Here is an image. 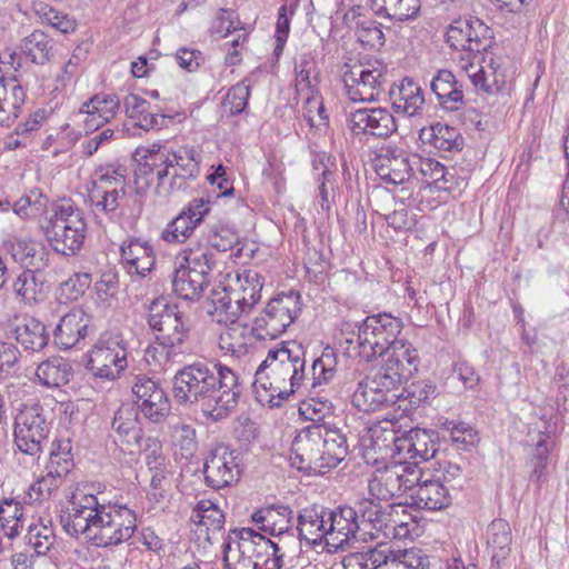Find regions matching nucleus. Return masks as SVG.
I'll return each instance as SVG.
<instances>
[{"label":"nucleus","instance_id":"23","mask_svg":"<svg viewBox=\"0 0 569 569\" xmlns=\"http://www.w3.org/2000/svg\"><path fill=\"white\" fill-rule=\"evenodd\" d=\"M209 210V201L202 198L193 199L164 227L161 239L168 243L186 242Z\"/></svg>","mask_w":569,"mask_h":569},{"label":"nucleus","instance_id":"51","mask_svg":"<svg viewBox=\"0 0 569 569\" xmlns=\"http://www.w3.org/2000/svg\"><path fill=\"white\" fill-rule=\"evenodd\" d=\"M209 282L201 277H194L193 272L182 266L173 272L171 286L172 291L181 299L197 301L201 298Z\"/></svg>","mask_w":569,"mask_h":569},{"label":"nucleus","instance_id":"6","mask_svg":"<svg viewBox=\"0 0 569 569\" xmlns=\"http://www.w3.org/2000/svg\"><path fill=\"white\" fill-rule=\"evenodd\" d=\"M392 369L381 365L357 385L351 402L360 411L370 412L399 402L398 390L402 381Z\"/></svg>","mask_w":569,"mask_h":569},{"label":"nucleus","instance_id":"45","mask_svg":"<svg viewBox=\"0 0 569 569\" xmlns=\"http://www.w3.org/2000/svg\"><path fill=\"white\" fill-rule=\"evenodd\" d=\"M11 291L19 301L33 305L44 298V281L32 269L21 271L10 286Z\"/></svg>","mask_w":569,"mask_h":569},{"label":"nucleus","instance_id":"11","mask_svg":"<svg viewBox=\"0 0 569 569\" xmlns=\"http://www.w3.org/2000/svg\"><path fill=\"white\" fill-rule=\"evenodd\" d=\"M301 311L300 295L296 291L272 298L254 319L253 335L257 340H272L293 323Z\"/></svg>","mask_w":569,"mask_h":569},{"label":"nucleus","instance_id":"41","mask_svg":"<svg viewBox=\"0 0 569 569\" xmlns=\"http://www.w3.org/2000/svg\"><path fill=\"white\" fill-rule=\"evenodd\" d=\"M230 326L219 337V348L233 357H241L248 353L251 340L254 338L253 326L237 322H229Z\"/></svg>","mask_w":569,"mask_h":569},{"label":"nucleus","instance_id":"34","mask_svg":"<svg viewBox=\"0 0 569 569\" xmlns=\"http://www.w3.org/2000/svg\"><path fill=\"white\" fill-rule=\"evenodd\" d=\"M123 106L127 117L144 131L161 129L170 120L169 117L153 109L149 101L134 93L124 98Z\"/></svg>","mask_w":569,"mask_h":569},{"label":"nucleus","instance_id":"64","mask_svg":"<svg viewBox=\"0 0 569 569\" xmlns=\"http://www.w3.org/2000/svg\"><path fill=\"white\" fill-rule=\"evenodd\" d=\"M436 389L435 383L429 380L413 381L398 392V403L407 401L410 408H418L435 396ZM398 407L401 408V405Z\"/></svg>","mask_w":569,"mask_h":569},{"label":"nucleus","instance_id":"43","mask_svg":"<svg viewBox=\"0 0 569 569\" xmlns=\"http://www.w3.org/2000/svg\"><path fill=\"white\" fill-rule=\"evenodd\" d=\"M322 433L326 435L323 446H321L323 475L336 468L348 455V445L346 437L339 429L330 427L322 421Z\"/></svg>","mask_w":569,"mask_h":569},{"label":"nucleus","instance_id":"48","mask_svg":"<svg viewBox=\"0 0 569 569\" xmlns=\"http://www.w3.org/2000/svg\"><path fill=\"white\" fill-rule=\"evenodd\" d=\"M429 559L422 550L410 549H389L382 550L381 568L379 569H427Z\"/></svg>","mask_w":569,"mask_h":569},{"label":"nucleus","instance_id":"59","mask_svg":"<svg viewBox=\"0 0 569 569\" xmlns=\"http://www.w3.org/2000/svg\"><path fill=\"white\" fill-rule=\"evenodd\" d=\"M26 540L38 556L47 555L56 543L54 529L50 520L39 519L29 526Z\"/></svg>","mask_w":569,"mask_h":569},{"label":"nucleus","instance_id":"9","mask_svg":"<svg viewBox=\"0 0 569 569\" xmlns=\"http://www.w3.org/2000/svg\"><path fill=\"white\" fill-rule=\"evenodd\" d=\"M102 502L98 497L87 490V487H78L71 495L68 506L61 511L60 523L62 529L71 537H82L91 543L97 519L100 515Z\"/></svg>","mask_w":569,"mask_h":569},{"label":"nucleus","instance_id":"7","mask_svg":"<svg viewBox=\"0 0 569 569\" xmlns=\"http://www.w3.org/2000/svg\"><path fill=\"white\" fill-rule=\"evenodd\" d=\"M402 321L390 313L368 316L358 326L357 343L361 359L371 362L385 356L401 332Z\"/></svg>","mask_w":569,"mask_h":569},{"label":"nucleus","instance_id":"63","mask_svg":"<svg viewBox=\"0 0 569 569\" xmlns=\"http://www.w3.org/2000/svg\"><path fill=\"white\" fill-rule=\"evenodd\" d=\"M91 189L126 191V169L108 166L96 170Z\"/></svg>","mask_w":569,"mask_h":569},{"label":"nucleus","instance_id":"46","mask_svg":"<svg viewBox=\"0 0 569 569\" xmlns=\"http://www.w3.org/2000/svg\"><path fill=\"white\" fill-rule=\"evenodd\" d=\"M36 376L42 386L58 388L70 381L72 367L70 361L62 357H51L38 365Z\"/></svg>","mask_w":569,"mask_h":569},{"label":"nucleus","instance_id":"16","mask_svg":"<svg viewBox=\"0 0 569 569\" xmlns=\"http://www.w3.org/2000/svg\"><path fill=\"white\" fill-rule=\"evenodd\" d=\"M325 440L322 423H311L299 430L291 443L292 467L309 475H323L321 446Z\"/></svg>","mask_w":569,"mask_h":569},{"label":"nucleus","instance_id":"60","mask_svg":"<svg viewBox=\"0 0 569 569\" xmlns=\"http://www.w3.org/2000/svg\"><path fill=\"white\" fill-rule=\"evenodd\" d=\"M232 280L238 288V292L244 298L247 306L251 310L261 298L262 277L257 271L248 269L237 273Z\"/></svg>","mask_w":569,"mask_h":569},{"label":"nucleus","instance_id":"50","mask_svg":"<svg viewBox=\"0 0 569 569\" xmlns=\"http://www.w3.org/2000/svg\"><path fill=\"white\" fill-rule=\"evenodd\" d=\"M191 521L200 529L206 531L207 539L210 533L219 532L224 526V515L217 503L209 499L198 501L190 517Z\"/></svg>","mask_w":569,"mask_h":569},{"label":"nucleus","instance_id":"42","mask_svg":"<svg viewBox=\"0 0 569 569\" xmlns=\"http://www.w3.org/2000/svg\"><path fill=\"white\" fill-rule=\"evenodd\" d=\"M12 333L17 342L30 351L42 350L49 341L44 325L33 317H23L19 320Z\"/></svg>","mask_w":569,"mask_h":569},{"label":"nucleus","instance_id":"28","mask_svg":"<svg viewBox=\"0 0 569 569\" xmlns=\"http://www.w3.org/2000/svg\"><path fill=\"white\" fill-rule=\"evenodd\" d=\"M327 508L309 506L300 510L297 518V531L300 540L318 546L323 541L328 546Z\"/></svg>","mask_w":569,"mask_h":569},{"label":"nucleus","instance_id":"53","mask_svg":"<svg viewBox=\"0 0 569 569\" xmlns=\"http://www.w3.org/2000/svg\"><path fill=\"white\" fill-rule=\"evenodd\" d=\"M153 449L146 457V462L149 470L152 472L150 487L152 496L156 499L163 498V492L170 487V480L168 476L171 473L167 468L166 459L161 456V447L152 440Z\"/></svg>","mask_w":569,"mask_h":569},{"label":"nucleus","instance_id":"49","mask_svg":"<svg viewBox=\"0 0 569 569\" xmlns=\"http://www.w3.org/2000/svg\"><path fill=\"white\" fill-rule=\"evenodd\" d=\"M420 7V0H371L376 16L398 22L415 19Z\"/></svg>","mask_w":569,"mask_h":569},{"label":"nucleus","instance_id":"3","mask_svg":"<svg viewBox=\"0 0 569 569\" xmlns=\"http://www.w3.org/2000/svg\"><path fill=\"white\" fill-rule=\"evenodd\" d=\"M305 350L296 341L281 342L268 351L254 373L256 399L262 406L279 407L305 378Z\"/></svg>","mask_w":569,"mask_h":569},{"label":"nucleus","instance_id":"38","mask_svg":"<svg viewBox=\"0 0 569 569\" xmlns=\"http://www.w3.org/2000/svg\"><path fill=\"white\" fill-rule=\"evenodd\" d=\"M252 521L270 536L291 530L293 511L288 506H269L252 513Z\"/></svg>","mask_w":569,"mask_h":569},{"label":"nucleus","instance_id":"4","mask_svg":"<svg viewBox=\"0 0 569 569\" xmlns=\"http://www.w3.org/2000/svg\"><path fill=\"white\" fill-rule=\"evenodd\" d=\"M148 323L154 333V342L147 348L146 360L162 369L181 363L188 353L189 329L179 308L166 299H156L149 308Z\"/></svg>","mask_w":569,"mask_h":569},{"label":"nucleus","instance_id":"19","mask_svg":"<svg viewBox=\"0 0 569 569\" xmlns=\"http://www.w3.org/2000/svg\"><path fill=\"white\" fill-rule=\"evenodd\" d=\"M240 467L237 456L226 445H217L210 449L203 462L204 482L212 489L230 487L240 479Z\"/></svg>","mask_w":569,"mask_h":569},{"label":"nucleus","instance_id":"47","mask_svg":"<svg viewBox=\"0 0 569 569\" xmlns=\"http://www.w3.org/2000/svg\"><path fill=\"white\" fill-rule=\"evenodd\" d=\"M10 253L16 262L40 270L48 264L47 249L30 239H14L10 242Z\"/></svg>","mask_w":569,"mask_h":569},{"label":"nucleus","instance_id":"26","mask_svg":"<svg viewBox=\"0 0 569 569\" xmlns=\"http://www.w3.org/2000/svg\"><path fill=\"white\" fill-rule=\"evenodd\" d=\"M328 547L342 548L345 543L356 538L360 530V521L357 519L353 507L343 506L335 510L327 508Z\"/></svg>","mask_w":569,"mask_h":569},{"label":"nucleus","instance_id":"15","mask_svg":"<svg viewBox=\"0 0 569 569\" xmlns=\"http://www.w3.org/2000/svg\"><path fill=\"white\" fill-rule=\"evenodd\" d=\"M491 39L490 29L477 18L456 19L446 32V42L449 47L466 52L468 62L462 64L466 71L473 68L471 60L491 46Z\"/></svg>","mask_w":569,"mask_h":569},{"label":"nucleus","instance_id":"2","mask_svg":"<svg viewBox=\"0 0 569 569\" xmlns=\"http://www.w3.org/2000/svg\"><path fill=\"white\" fill-rule=\"evenodd\" d=\"M134 184L138 193L146 192L153 183L160 196L186 191L200 172V154L196 147L183 146L173 151L167 144L152 143L138 147Z\"/></svg>","mask_w":569,"mask_h":569},{"label":"nucleus","instance_id":"20","mask_svg":"<svg viewBox=\"0 0 569 569\" xmlns=\"http://www.w3.org/2000/svg\"><path fill=\"white\" fill-rule=\"evenodd\" d=\"M348 127L353 136H371L378 139L389 138L398 129L393 114L386 108H359L347 118Z\"/></svg>","mask_w":569,"mask_h":569},{"label":"nucleus","instance_id":"13","mask_svg":"<svg viewBox=\"0 0 569 569\" xmlns=\"http://www.w3.org/2000/svg\"><path fill=\"white\" fill-rule=\"evenodd\" d=\"M137 530V516L122 505L103 503L93 531L91 545L108 548L129 540Z\"/></svg>","mask_w":569,"mask_h":569},{"label":"nucleus","instance_id":"37","mask_svg":"<svg viewBox=\"0 0 569 569\" xmlns=\"http://www.w3.org/2000/svg\"><path fill=\"white\" fill-rule=\"evenodd\" d=\"M356 509L357 519L361 518V523H369L372 529L383 530L388 521L395 522L390 517L396 516V511H402L405 513L406 507L403 505H387L383 507L381 501L375 498H363L356 502L353 507Z\"/></svg>","mask_w":569,"mask_h":569},{"label":"nucleus","instance_id":"21","mask_svg":"<svg viewBox=\"0 0 569 569\" xmlns=\"http://www.w3.org/2000/svg\"><path fill=\"white\" fill-rule=\"evenodd\" d=\"M377 174L386 182L401 184L407 181L413 170V158L396 144H387L379 149L373 160Z\"/></svg>","mask_w":569,"mask_h":569},{"label":"nucleus","instance_id":"44","mask_svg":"<svg viewBox=\"0 0 569 569\" xmlns=\"http://www.w3.org/2000/svg\"><path fill=\"white\" fill-rule=\"evenodd\" d=\"M419 139L422 143H429L442 151H459L465 142L456 128L441 123L422 128L419 132Z\"/></svg>","mask_w":569,"mask_h":569},{"label":"nucleus","instance_id":"52","mask_svg":"<svg viewBox=\"0 0 569 569\" xmlns=\"http://www.w3.org/2000/svg\"><path fill=\"white\" fill-rule=\"evenodd\" d=\"M21 53L36 64H44L53 56L52 40L41 30H34L21 40Z\"/></svg>","mask_w":569,"mask_h":569},{"label":"nucleus","instance_id":"8","mask_svg":"<svg viewBox=\"0 0 569 569\" xmlns=\"http://www.w3.org/2000/svg\"><path fill=\"white\" fill-rule=\"evenodd\" d=\"M127 367V342L120 333H102L88 352L86 369L96 378L116 380Z\"/></svg>","mask_w":569,"mask_h":569},{"label":"nucleus","instance_id":"40","mask_svg":"<svg viewBox=\"0 0 569 569\" xmlns=\"http://www.w3.org/2000/svg\"><path fill=\"white\" fill-rule=\"evenodd\" d=\"M217 264L216 253L202 243H194L183 250V262L180 264L193 272L194 277H201L210 282V274Z\"/></svg>","mask_w":569,"mask_h":569},{"label":"nucleus","instance_id":"31","mask_svg":"<svg viewBox=\"0 0 569 569\" xmlns=\"http://www.w3.org/2000/svg\"><path fill=\"white\" fill-rule=\"evenodd\" d=\"M412 490L415 492L411 498L417 508L437 511L451 505L449 487L440 480V477L426 480H422L421 477L419 483Z\"/></svg>","mask_w":569,"mask_h":569},{"label":"nucleus","instance_id":"33","mask_svg":"<svg viewBox=\"0 0 569 569\" xmlns=\"http://www.w3.org/2000/svg\"><path fill=\"white\" fill-rule=\"evenodd\" d=\"M121 259L126 263L129 273L144 277L154 266L156 257L152 246L141 239L132 238L123 241Z\"/></svg>","mask_w":569,"mask_h":569},{"label":"nucleus","instance_id":"55","mask_svg":"<svg viewBox=\"0 0 569 569\" xmlns=\"http://www.w3.org/2000/svg\"><path fill=\"white\" fill-rule=\"evenodd\" d=\"M23 507L14 498H4L0 501V528L3 533L13 539L23 529Z\"/></svg>","mask_w":569,"mask_h":569},{"label":"nucleus","instance_id":"17","mask_svg":"<svg viewBox=\"0 0 569 569\" xmlns=\"http://www.w3.org/2000/svg\"><path fill=\"white\" fill-rule=\"evenodd\" d=\"M269 539L251 528L230 530L223 542L224 569H251Z\"/></svg>","mask_w":569,"mask_h":569},{"label":"nucleus","instance_id":"29","mask_svg":"<svg viewBox=\"0 0 569 569\" xmlns=\"http://www.w3.org/2000/svg\"><path fill=\"white\" fill-rule=\"evenodd\" d=\"M231 279L222 291H213L211 302L213 306V315L217 316L218 322H233L241 315L249 313L251 310Z\"/></svg>","mask_w":569,"mask_h":569},{"label":"nucleus","instance_id":"10","mask_svg":"<svg viewBox=\"0 0 569 569\" xmlns=\"http://www.w3.org/2000/svg\"><path fill=\"white\" fill-rule=\"evenodd\" d=\"M421 478V470L415 463L397 460L377 468L368 479L369 496L378 501H389L412 490Z\"/></svg>","mask_w":569,"mask_h":569},{"label":"nucleus","instance_id":"62","mask_svg":"<svg viewBox=\"0 0 569 569\" xmlns=\"http://www.w3.org/2000/svg\"><path fill=\"white\" fill-rule=\"evenodd\" d=\"M551 442L549 437L539 433V439L530 453V479L535 482H540L547 476V467L550 460Z\"/></svg>","mask_w":569,"mask_h":569},{"label":"nucleus","instance_id":"5","mask_svg":"<svg viewBox=\"0 0 569 569\" xmlns=\"http://www.w3.org/2000/svg\"><path fill=\"white\" fill-rule=\"evenodd\" d=\"M40 228L51 248L64 256L76 254L86 239L82 212L69 201L52 203L40 220Z\"/></svg>","mask_w":569,"mask_h":569},{"label":"nucleus","instance_id":"24","mask_svg":"<svg viewBox=\"0 0 569 569\" xmlns=\"http://www.w3.org/2000/svg\"><path fill=\"white\" fill-rule=\"evenodd\" d=\"M396 427V423L390 420L378 421L370 426L360 438L366 456L372 451L379 453L382 459L390 457L393 461L398 460L396 447H398L401 436Z\"/></svg>","mask_w":569,"mask_h":569},{"label":"nucleus","instance_id":"57","mask_svg":"<svg viewBox=\"0 0 569 569\" xmlns=\"http://www.w3.org/2000/svg\"><path fill=\"white\" fill-rule=\"evenodd\" d=\"M60 479L51 472L37 478L24 491L23 501L28 505H42L51 500L61 487Z\"/></svg>","mask_w":569,"mask_h":569},{"label":"nucleus","instance_id":"35","mask_svg":"<svg viewBox=\"0 0 569 569\" xmlns=\"http://www.w3.org/2000/svg\"><path fill=\"white\" fill-rule=\"evenodd\" d=\"M26 91L17 78L0 79V124L10 127L22 112Z\"/></svg>","mask_w":569,"mask_h":569},{"label":"nucleus","instance_id":"18","mask_svg":"<svg viewBox=\"0 0 569 569\" xmlns=\"http://www.w3.org/2000/svg\"><path fill=\"white\" fill-rule=\"evenodd\" d=\"M134 406L150 421L162 422L170 413V401L160 383L150 377L139 375L134 377L131 387Z\"/></svg>","mask_w":569,"mask_h":569},{"label":"nucleus","instance_id":"27","mask_svg":"<svg viewBox=\"0 0 569 569\" xmlns=\"http://www.w3.org/2000/svg\"><path fill=\"white\" fill-rule=\"evenodd\" d=\"M111 428L130 452L141 447L143 432L139 420V410L133 403H123L118 408Z\"/></svg>","mask_w":569,"mask_h":569},{"label":"nucleus","instance_id":"58","mask_svg":"<svg viewBox=\"0 0 569 569\" xmlns=\"http://www.w3.org/2000/svg\"><path fill=\"white\" fill-rule=\"evenodd\" d=\"M415 160V167H417L422 176L423 182L428 184H435L438 189H450L451 180L453 178L452 174L448 171V169L441 164L439 161L430 158H419L417 156H412Z\"/></svg>","mask_w":569,"mask_h":569},{"label":"nucleus","instance_id":"14","mask_svg":"<svg viewBox=\"0 0 569 569\" xmlns=\"http://www.w3.org/2000/svg\"><path fill=\"white\" fill-rule=\"evenodd\" d=\"M50 428L41 406H23L14 418L13 436L19 451L38 460L48 445Z\"/></svg>","mask_w":569,"mask_h":569},{"label":"nucleus","instance_id":"12","mask_svg":"<svg viewBox=\"0 0 569 569\" xmlns=\"http://www.w3.org/2000/svg\"><path fill=\"white\" fill-rule=\"evenodd\" d=\"M386 72V67L379 61L345 63L342 81L349 100L371 102L379 99L383 92Z\"/></svg>","mask_w":569,"mask_h":569},{"label":"nucleus","instance_id":"25","mask_svg":"<svg viewBox=\"0 0 569 569\" xmlns=\"http://www.w3.org/2000/svg\"><path fill=\"white\" fill-rule=\"evenodd\" d=\"M91 317L80 308L62 316L53 331L54 343L60 349H71L84 340L90 332Z\"/></svg>","mask_w":569,"mask_h":569},{"label":"nucleus","instance_id":"54","mask_svg":"<svg viewBox=\"0 0 569 569\" xmlns=\"http://www.w3.org/2000/svg\"><path fill=\"white\" fill-rule=\"evenodd\" d=\"M423 104L422 89L412 79H403L399 88V97L392 103L393 108L408 117H415L420 113Z\"/></svg>","mask_w":569,"mask_h":569},{"label":"nucleus","instance_id":"32","mask_svg":"<svg viewBox=\"0 0 569 569\" xmlns=\"http://www.w3.org/2000/svg\"><path fill=\"white\" fill-rule=\"evenodd\" d=\"M385 357L382 365L392 369L402 382L418 370L420 363L418 350L405 339L397 338Z\"/></svg>","mask_w":569,"mask_h":569},{"label":"nucleus","instance_id":"61","mask_svg":"<svg viewBox=\"0 0 569 569\" xmlns=\"http://www.w3.org/2000/svg\"><path fill=\"white\" fill-rule=\"evenodd\" d=\"M338 353L335 348L327 346L321 356L313 360L311 371L313 386H321L333 380L337 373Z\"/></svg>","mask_w":569,"mask_h":569},{"label":"nucleus","instance_id":"22","mask_svg":"<svg viewBox=\"0 0 569 569\" xmlns=\"http://www.w3.org/2000/svg\"><path fill=\"white\" fill-rule=\"evenodd\" d=\"M396 450H398V462L405 461L418 467L420 462L435 457L438 451V437L433 431L413 428L401 435Z\"/></svg>","mask_w":569,"mask_h":569},{"label":"nucleus","instance_id":"36","mask_svg":"<svg viewBox=\"0 0 569 569\" xmlns=\"http://www.w3.org/2000/svg\"><path fill=\"white\" fill-rule=\"evenodd\" d=\"M430 87L442 108L456 111L463 104L462 86L450 70H439L432 78Z\"/></svg>","mask_w":569,"mask_h":569},{"label":"nucleus","instance_id":"1","mask_svg":"<svg viewBox=\"0 0 569 569\" xmlns=\"http://www.w3.org/2000/svg\"><path fill=\"white\" fill-rule=\"evenodd\" d=\"M172 391L178 403H199L203 416L218 422L234 410L242 387L228 366L196 361L176 372Z\"/></svg>","mask_w":569,"mask_h":569},{"label":"nucleus","instance_id":"39","mask_svg":"<svg viewBox=\"0 0 569 569\" xmlns=\"http://www.w3.org/2000/svg\"><path fill=\"white\" fill-rule=\"evenodd\" d=\"M487 551L491 560L500 565L510 553L511 550V528L503 519L492 520L486 530Z\"/></svg>","mask_w":569,"mask_h":569},{"label":"nucleus","instance_id":"56","mask_svg":"<svg viewBox=\"0 0 569 569\" xmlns=\"http://www.w3.org/2000/svg\"><path fill=\"white\" fill-rule=\"evenodd\" d=\"M296 89L299 94H305L308 103L313 101V93L318 84V72L313 59L303 54L296 62Z\"/></svg>","mask_w":569,"mask_h":569},{"label":"nucleus","instance_id":"30","mask_svg":"<svg viewBox=\"0 0 569 569\" xmlns=\"http://www.w3.org/2000/svg\"><path fill=\"white\" fill-rule=\"evenodd\" d=\"M120 108V100L116 94L98 93L86 101L80 113H86L84 128L96 131L104 123L112 120Z\"/></svg>","mask_w":569,"mask_h":569}]
</instances>
